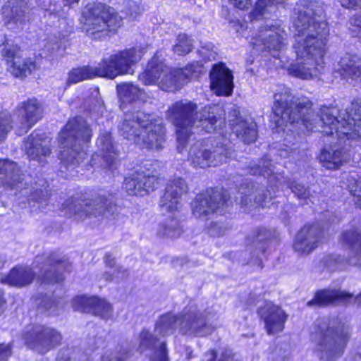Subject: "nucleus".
I'll return each mask as SVG.
<instances>
[{
    "label": "nucleus",
    "instance_id": "f257e3e1",
    "mask_svg": "<svg viewBox=\"0 0 361 361\" xmlns=\"http://www.w3.org/2000/svg\"><path fill=\"white\" fill-rule=\"evenodd\" d=\"M312 102L305 96H293L290 90L282 87L274 94L273 111L277 126L300 124L309 131L319 130L326 135L336 133L340 144L361 138V102H353L350 109L323 106L314 114Z\"/></svg>",
    "mask_w": 361,
    "mask_h": 361
},
{
    "label": "nucleus",
    "instance_id": "f03ea898",
    "mask_svg": "<svg viewBox=\"0 0 361 361\" xmlns=\"http://www.w3.org/2000/svg\"><path fill=\"white\" fill-rule=\"evenodd\" d=\"M319 18L320 16L307 6L298 4L294 8L293 27L296 60L288 69L291 75L310 79L323 68L329 28L327 23Z\"/></svg>",
    "mask_w": 361,
    "mask_h": 361
},
{
    "label": "nucleus",
    "instance_id": "7ed1b4c3",
    "mask_svg": "<svg viewBox=\"0 0 361 361\" xmlns=\"http://www.w3.org/2000/svg\"><path fill=\"white\" fill-rule=\"evenodd\" d=\"M166 115L176 128L177 149L180 153L195 130L212 133L226 127L225 113L219 106H205L197 111L196 104L180 101L171 105Z\"/></svg>",
    "mask_w": 361,
    "mask_h": 361
},
{
    "label": "nucleus",
    "instance_id": "20e7f679",
    "mask_svg": "<svg viewBox=\"0 0 361 361\" xmlns=\"http://www.w3.org/2000/svg\"><path fill=\"white\" fill-rule=\"evenodd\" d=\"M216 318V312L211 308L203 310L196 305H189L178 316H162L156 325L154 334L162 336L169 335L178 325L183 334L206 336L215 329Z\"/></svg>",
    "mask_w": 361,
    "mask_h": 361
},
{
    "label": "nucleus",
    "instance_id": "39448f33",
    "mask_svg": "<svg viewBox=\"0 0 361 361\" xmlns=\"http://www.w3.org/2000/svg\"><path fill=\"white\" fill-rule=\"evenodd\" d=\"M118 129L124 138L147 147L159 149L165 141L162 120L144 111L126 113Z\"/></svg>",
    "mask_w": 361,
    "mask_h": 361
},
{
    "label": "nucleus",
    "instance_id": "423d86ee",
    "mask_svg": "<svg viewBox=\"0 0 361 361\" xmlns=\"http://www.w3.org/2000/svg\"><path fill=\"white\" fill-rule=\"evenodd\" d=\"M349 337V327L336 319L324 317L314 322L312 341L316 345V352L321 360L334 361L340 357Z\"/></svg>",
    "mask_w": 361,
    "mask_h": 361
},
{
    "label": "nucleus",
    "instance_id": "0eeeda50",
    "mask_svg": "<svg viewBox=\"0 0 361 361\" xmlns=\"http://www.w3.org/2000/svg\"><path fill=\"white\" fill-rule=\"evenodd\" d=\"M90 131L81 117L69 119L59 133L60 159L66 164H79L87 156Z\"/></svg>",
    "mask_w": 361,
    "mask_h": 361
},
{
    "label": "nucleus",
    "instance_id": "6e6552de",
    "mask_svg": "<svg viewBox=\"0 0 361 361\" xmlns=\"http://www.w3.org/2000/svg\"><path fill=\"white\" fill-rule=\"evenodd\" d=\"M42 106L37 99H28L20 102L16 109V116L18 121L11 125V116L9 113H0V142L6 136L12 128H15L16 134L22 135L26 133L42 117Z\"/></svg>",
    "mask_w": 361,
    "mask_h": 361
},
{
    "label": "nucleus",
    "instance_id": "1a4fd4ad",
    "mask_svg": "<svg viewBox=\"0 0 361 361\" xmlns=\"http://www.w3.org/2000/svg\"><path fill=\"white\" fill-rule=\"evenodd\" d=\"M142 54V49L130 48L111 54L92 68V76L114 79L120 75L132 73L133 66L140 60Z\"/></svg>",
    "mask_w": 361,
    "mask_h": 361
},
{
    "label": "nucleus",
    "instance_id": "9d476101",
    "mask_svg": "<svg viewBox=\"0 0 361 361\" xmlns=\"http://www.w3.org/2000/svg\"><path fill=\"white\" fill-rule=\"evenodd\" d=\"M233 155V147L226 140L216 142V145L211 148L197 141L190 149L188 160L194 167L205 169L222 164Z\"/></svg>",
    "mask_w": 361,
    "mask_h": 361
},
{
    "label": "nucleus",
    "instance_id": "9b49d317",
    "mask_svg": "<svg viewBox=\"0 0 361 361\" xmlns=\"http://www.w3.org/2000/svg\"><path fill=\"white\" fill-rule=\"evenodd\" d=\"M227 191L224 190H207L195 197L192 202V210L195 216L207 219L215 212H221L228 206L229 199Z\"/></svg>",
    "mask_w": 361,
    "mask_h": 361
},
{
    "label": "nucleus",
    "instance_id": "f8f14e48",
    "mask_svg": "<svg viewBox=\"0 0 361 361\" xmlns=\"http://www.w3.org/2000/svg\"><path fill=\"white\" fill-rule=\"evenodd\" d=\"M62 336L56 329L39 324L29 327L25 334V344L44 354L61 344Z\"/></svg>",
    "mask_w": 361,
    "mask_h": 361
},
{
    "label": "nucleus",
    "instance_id": "ddd939ff",
    "mask_svg": "<svg viewBox=\"0 0 361 361\" xmlns=\"http://www.w3.org/2000/svg\"><path fill=\"white\" fill-rule=\"evenodd\" d=\"M1 53L6 62L7 70L16 78H24L35 68L32 59L22 56L20 49L16 44L5 39L1 45Z\"/></svg>",
    "mask_w": 361,
    "mask_h": 361
},
{
    "label": "nucleus",
    "instance_id": "4468645a",
    "mask_svg": "<svg viewBox=\"0 0 361 361\" xmlns=\"http://www.w3.org/2000/svg\"><path fill=\"white\" fill-rule=\"evenodd\" d=\"M123 25V16L111 7L102 6L92 10V39L102 38Z\"/></svg>",
    "mask_w": 361,
    "mask_h": 361
},
{
    "label": "nucleus",
    "instance_id": "2eb2a0df",
    "mask_svg": "<svg viewBox=\"0 0 361 361\" xmlns=\"http://www.w3.org/2000/svg\"><path fill=\"white\" fill-rule=\"evenodd\" d=\"M148 165L152 166L151 164H146L145 170L124 179L123 188L129 195L144 196L158 188L160 179L154 168H147Z\"/></svg>",
    "mask_w": 361,
    "mask_h": 361
},
{
    "label": "nucleus",
    "instance_id": "dca6fc26",
    "mask_svg": "<svg viewBox=\"0 0 361 361\" xmlns=\"http://www.w3.org/2000/svg\"><path fill=\"white\" fill-rule=\"evenodd\" d=\"M202 66L192 63L184 68H171L167 66L158 86L164 91L175 92L192 78H196L202 71Z\"/></svg>",
    "mask_w": 361,
    "mask_h": 361
},
{
    "label": "nucleus",
    "instance_id": "f3484780",
    "mask_svg": "<svg viewBox=\"0 0 361 361\" xmlns=\"http://www.w3.org/2000/svg\"><path fill=\"white\" fill-rule=\"evenodd\" d=\"M285 32L278 27L266 25L255 34L250 43L257 51H276L285 46Z\"/></svg>",
    "mask_w": 361,
    "mask_h": 361
},
{
    "label": "nucleus",
    "instance_id": "a211bd4d",
    "mask_svg": "<svg viewBox=\"0 0 361 361\" xmlns=\"http://www.w3.org/2000/svg\"><path fill=\"white\" fill-rule=\"evenodd\" d=\"M188 190L186 180L174 176L166 182L164 195L161 197L159 206L163 212H174L181 207V198Z\"/></svg>",
    "mask_w": 361,
    "mask_h": 361
},
{
    "label": "nucleus",
    "instance_id": "6ab92c4d",
    "mask_svg": "<svg viewBox=\"0 0 361 361\" xmlns=\"http://www.w3.org/2000/svg\"><path fill=\"white\" fill-rule=\"evenodd\" d=\"M50 146V139L41 130H34L23 144V148L29 159L37 161L41 166L48 161L47 159L51 152Z\"/></svg>",
    "mask_w": 361,
    "mask_h": 361
},
{
    "label": "nucleus",
    "instance_id": "aec40b11",
    "mask_svg": "<svg viewBox=\"0 0 361 361\" xmlns=\"http://www.w3.org/2000/svg\"><path fill=\"white\" fill-rule=\"evenodd\" d=\"M35 263L42 264L38 274V280L42 283H55L63 280L61 271L66 269L68 262L58 258L56 255L37 256Z\"/></svg>",
    "mask_w": 361,
    "mask_h": 361
},
{
    "label": "nucleus",
    "instance_id": "412c9836",
    "mask_svg": "<svg viewBox=\"0 0 361 361\" xmlns=\"http://www.w3.org/2000/svg\"><path fill=\"white\" fill-rule=\"evenodd\" d=\"M257 312L264 321L269 335L276 334L283 330L288 316L281 307L271 302H265L258 307Z\"/></svg>",
    "mask_w": 361,
    "mask_h": 361
},
{
    "label": "nucleus",
    "instance_id": "4be33fe9",
    "mask_svg": "<svg viewBox=\"0 0 361 361\" xmlns=\"http://www.w3.org/2000/svg\"><path fill=\"white\" fill-rule=\"evenodd\" d=\"M323 234L319 224L305 226L296 235L293 249L299 255H308L317 246Z\"/></svg>",
    "mask_w": 361,
    "mask_h": 361
},
{
    "label": "nucleus",
    "instance_id": "5701e85b",
    "mask_svg": "<svg viewBox=\"0 0 361 361\" xmlns=\"http://www.w3.org/2000/svg\"><path fill=\"white\" fill-rule=\"evenodd\" d=\"M240 197H237L236 201L239 200V204L242 207L250 209L251 207H269L271 200L276 197L275 192H270L264 187H255L251 185L247 188H241L240 189Z\"/></svg>",
    "mask_w": 361,
    "mask_h": 361
},
{
    "label": "nucleus",
    "instance_id": "b1692460",
    "mask_svg": "<svg viewBox=\"0 0 361 361\" xmlns=\"http://www.w3.org/2000/svg\"><path fill=\"white\" fill-rule=\"evenodd\" d=\"M210 87L218 96H229L233 92V78L231 72L224 64L213 66L210 71Z\"/></svg>",
    "mask_w": 361,
    "mask_h": 361
},
{
    "label": "nucleus",
    "instance_id": "393cba45",
    "mask_svg": "<svg viewBox=\"0 0 361 361\" xmlns=\"http://www.w3.org/2000/svg\"><path fill=\"white\" fill-rule=\"evenodd\" d=\"M239 111L236 106H233L229 112L230 125L232 131L236 136L246 143L255 141L257 135V125L253 122H247L239 116Z\"/></svg>",
    "mask_w": 361,
    "mask_h": 361
},
{
    "label": "nucleus",
    "instance_id": "a878e982",
    "mask_svg": "<svg viewBox=\"0 0 361 361\" xmlns=\"http://www.w3.org/2000/svg\"><path fill=\"white\" fill-rule=\"evenodd\" d=\"M140 349L142 352L149 350L151 361H168L166 343L157 339L148 331L143 330L140 334Z\"/></svg>",
    "mask_w": 361,
    "mask_h": 361
},
{
    "label": "nucleus",
    "instance_id": "bb28decb",
    "mask_svg": "<svg viewBox=\"0 0 361 361\" xmlns=\"http://www.w3.org/2000/svg\"><path fill=\"white\" fill-rule=\"evenodd\" d=\"M35 273L28 267L16 266L13 268L9 274L1 277V283L8 284L16 287H25L30 285Z\"/></svg>",
    "mask_w": 361,
    "mask_h": 361
},
{
    "label": "nucleus",
    "instance_id": "cd10ccee",
    "mask_svg": "<svg viewBox=\"0 0 361 361\" xmlns=\"http://www.w3.org/2000/svg\"><path fill=\"white\" fill-rule=\"evenodd\" d=\"M350 157V153L348 149L332 147L329 149H323L319 159L324 167L328 169H337L344 162L348 161Z\"/></svg>",
    "mask_w": 361,
    "mask_h": 361
},
{
    "label": "nucleus",
    "instance_id": "c85d7f7f",
    "mask_svg": "<svg viewBox=\"0 0 361 361\" xmlns=\"http://www.w3.org/2000/svg\"><path fill=\"white\" fill-rule=\"evenodd\" d=\"M43 184L35 183L30 188H25L22 194L26 197L27 204L32 207L39 209H44L49 202V192L47 190L45 182Z\"/></svg>",
    "mask_w": 361,
    "mask_h": 361
},
{
    "label": "nucleus",
    "instance_id": "c756f323",
    "mask_svg": "<svg viewBox=\"0 0 361 361\" xmlns=\"http://www.w3.org/2000/svg\"><path fill=\"white\" fill-rule=\"evenodd\" d=\"M97 145L99 149L106 153L104 156L106 166L110 170L116 169L118 161V151L113 142L111 133H102L97 139Z\"/></svg>",
    "mask_w": 361,
    "mask_h": 361
},
{
    "label": "nucleus",
    "instance_id": "7c9ffc66",
    "mask_svg": "<svg viewBox=\"0 0 361 361\" xmlns=\"http://www.w3.org/2000/svg\"><path fill=\"white\" fill-rule=\"evenodd\" d=\"M353 296L352 294L339 289H324L316 293L313 299L307 302L308 306H324L334 302L345 301Z\"/></svg>",
    "mask_w": 361,
    "mask_h": 361
},
{
    "label": "nucleus",
    "instance_id": "2f4dec72",
    "mask_svg": "<svg viewBox=\"0 0 361 361\" xmlns=\"http://www.w3.org/2000/svg\"><path fill=\"white\" fill-rule=\"evenodd\" d=\"M336 71L344 79L361 77V58L357 55L345 54L338 61Z\"/></svg>",
    "mask_w": 361,
    "mask_h": 361
},
{
    "label": "nucleus",
    "instance_id": "473e14b6",
    "mask_svg": "<svg viewBox=\"0 0 361 361\" xmlns=\"http://www.w3.org/2000/svg\"><path fill=\"white\" fill-rule=\"evenodd\" d=\"M23 176L15 162L0 159V185L15 187L23 180Z\"/></svg>",
    "mask_w": 361,
    "mask_h": 361
},
{
    "label": "nucleus",
    "instance_id": "72a5a7b5",
    "mask_svg": "<svg viewBox=\"0 0 361 361\" xmlns=\"http://www.w3.org/2000/svg\"><path fill=\"white\" fill-rule=\"evenodd\" d=\"M90 200L88 198L81 199L72 197L66 200L61 206V209L67 216L77 215L80 219L89 216Z\"/></svg>",
    "mask_w": 361,
    "mask_h": 361
},
{
    "label": "nucleus",
    "instance_id": "f704fd0d",
    "mask_svg": "<svg viewBox=\"0 0 361 361\" xmlns=\"http://www.w3.org/2000/svg\"><path fill=\"white\" fill-rule=\"evenodd\" d=\"M165 66L158 58H152L147 64L145 71L139 76V79L145 85L157 83L164 75Z\"/></svg>",
    "mask_w": 361,
    "mask_h": 361
},
{
    "label": "nucleus",
    "instance_id": "c9c22d12",
    "mask_svg": "<svg viewBox=\"0 0 361 361\" xmlns=\"http://www.w3.org/2000/svg\"><path fill=\"white\" fill-rule=\"evenodd\" d=\"M341 242L353 250L355 251L359 262L350 259L352 264L361 265V231L357 228H351L343 231L341 235Z\"/></svg>",
    "mask_w": 361,
    "mask_h": 361
},
{
    "label": "nucleus",
    "instance_id": "e433bc0d",
    "mask_svg": "<svg viewBox=\"0 0 361 361\" xmlns=\"http://www.w3.org/2000/svg\"><path fill=\"white\" fill-rule=\"evenodd\" d=\"M233 3V1H231ZM233 6L239 10H245L248 12L247 18L252 22L257 20L264 17L267 12L268 5L267 1H255L253 7L252 6V1H233Z\"/></svg>",
    "mask_w": 361,
    "mask_h": 361
},
{
    "label": "nucleus",
    "instance_id": "4c0bfd02",
    "mask_svg": "<svg viewBox=\"0 0 361 361\" xmlns=\"http://www.w3.org/2000/svg\"><path fill=\"white\" fill-rule=\"evenodd\" d=\"M181 228L178 221L172 216H169L157 227V235L163 238H176L180 235Z\"/></svg>",
    "mask_w": 361,
    "mask_h": 361
},
{
    "label": "nucleus",
    "instance_id": "58836bf2",
    "mask_svg": "<svg viewBox=\"0 0 361 361\" xmlns=\"http://www.w3.org/2000/svg\"><path fill=\"white\" fill-rule=\"evenodd\" d=\"M117 211V206L112 200L99 197L92 202V215H103L109 218L113 216Z\"/></svg>",
    "mask_w": 361,
    "mask_h": 361
},
{
    "label": "nucleus",
    "instance_id": "ea45409f",
    "mask_svg": "<svg viewBox=\"0 0 361 361\" xmlns=\"http://www.w3.org/2000/svg\"><path fill=\"white\" fill-rule=\"evenodd\" d=\"M118 94L124 102L142 100L145 99V92L137 85L132 83H123L117 85Z\"/></svg>",
    "mask_w": 361,
    "mask_h": 361
},
{
    "label": "nucleus",
    "instance_id": "a19ab883",
    "mask_svg": "<svg viewBox=\"0 0 361 361\" xmlns=\"http://www.w3.org/2000/svg\"><path fill=\"white\" fill-rule=\"evenodd\" d=\"M271 234L266 228H260L257 231L256 239L254 240V246H257V251L256 255L252 256L250 259L247 262V264H252L255 266L261 267V259L259 255L264 252L267 249L265 241L268 240Z\"/></svg>",
    "mask_w": 361,
    "mask_h": 361
},
{
    "label": "nucleus",
    "instance_id": "79ce46f5",
    "mask_svg": "<svg viewBox=\"0 0 361 361\" xmlns=\"http://www.w3.org/2000/svg\"><path fill=\"white\" fill-rule=\"evenodd\" d=\"M247 174L260 175L264 177H268L274 173V166L271 160L265 157L264 159L259 161L257 163H250L247 166Z\"/></svg>",
    "mask_w": 361,
    "mask_h": 361
},
{
    "label": "nucleus",
    "instance_id": "37998d69",
    "mask_svg": "<svg viewBox=\"0 0 361 361\" xmlns=\"http://www.w3.org/2000/svg\"><path fill=\"white\" fill-rule=\"evenodd\" d=\"M112 307L105 299L92 297V314L104 319L111 317Z\"/></svg>",
    "mask_w": 361,
    "mask_h": 361
},
{
    "label": "nucleus",
    "instance_id": "c03bdc74",
    "mask_svg": "<svg viewBox=\"0 0 361 361\" xmlns=\"http://www.w3.org/2000/svg\"><path fill=\"white\" fill-rule=\"evenodd\" d=\"M56 361H90V354L79 349L63 348L59 352Z\"/></svg>",
    "mask_w": 361,
    "mask_h": 361
},
{
    "label": "nucleus",
    "instance_id": "a18cd8bd",
    "mask_svg": "<svg viewBox=\"0 0 361 361\" xmlns=\"http://www.w3.org/2000/svg\"><path fill=\"white\" fill-rule=\"evenodd\" d=\"M202 361H238L235 353L229 348H224L216 353L212 350L204 355Z\"/></svg>",
    "mask_w": 361,
    "mask_h": 361
},
{
    "label": "nucleus",
    "instance_id": "49530a36",
    "mask_svg": "<svg viewBox=\"0 0 361 361\" xmlns=\"http://www.w3.org/2000/svg\"><path fill=\"white\" fill-rule=\"evenodd\" d=\"M90 78V68L88 66L72 68L68 73L66 85L76 84Z\"/></svg>",
    "mask_w": 361,
    "mask_h": 361
},
{
    "label": "nucleus",
    "instance_id": "de8ad7c7",
    "mask_svg": "<svg viewBox=\"0 0 361 361\" xmlns=\"http://www.w3.org/2000/svg\"><path fill=\"white\" fill-rule=\"evenodd\" d=\"M192 40L185 34L179 35L177 37L175 44L173 47L174 53L180 56L188 54L192 51Z\"/></svg>",
    "mask_w": 361,
    "mask_h": 361
},
{
    "label": "nucleus",
    "instance_id": "09e8293b",
    "mask_svg": "<svg viewBox=\"0 0 361 361\" xmlns=\"http://www.w3.org/2000/svg\"><path fill=\"white\" fill-rule=\"evenodd\" d=\"M347 186L350 193L357 198L355 204L361 209V178L357 174L349 176Z\"/></svg>",
    "mask_w": 361,
    "mask_h": 361
},
{
    "label": "nucleus",
    "instance_id": "8fccbe9b",
    "mask_svg": "<svg viewBox=\"0 0 361 361\" xmlns=\"http://www.w3.org/2000/svg\"><path fill=\"white\" fill-rule=\"evenodd\" d=\"M24 1H14L12 4V9L11 11V15H6V17L9 18L8 23L12 20L15 23L22 24L25 20L23 18L24 16L25 11L23 10Z\"/></svg>",
    "mask_w": 361,
    "mask_h": 361
},
{
    "label": "nucleus",
    "instance_id": "3c124183",
    "mask_svg": "<svg viewBox=\"0 0 361 361\" xmlns=\"http://www.w3.org/2000/svg\"><path fill=\"white\" fill-rule=\"evenodd\" d=\"M129 352L123 347H118L115 352L107 351L102 357V361H126L129 357Z\"/></svg>",
    "mask_w": 361,
    "mask_h": 361
},
{
    "label": "nucleus",
    "instance_id": "603ef678",
    "mask_svg": "<svg viewBox=\"0 0 361 361\" xmlns=\"http://www.w3.org/2000/svg\"><path fill=\"white\" fill-rule=\"evenodd\" d=\"M288 187L299 200L304 201V203H307V200L311 196L309 189L295 180L290 181Z\"/></svg>",
    "mask_w": 361,
    "mask_h": 361
},
{
    "label": "nucleus",
    "instance_id": "864d4df0",
    "mask_svg": "<svg viewBox=\"0 0 361 361\" xmlns=\"http://www.w3.org/2000/svg\"><path fill=\"white\" fill-rule=\"evenodd\" d=\"M72 307L75 311L88 313L90 311V299L86 295H78L73 300Z\"/></svg>",
    "mask_w": 361,
    "mask_h": 361
},
{
    "label": "nucleus",
    "instance_id": "5fc2aeb1",
    "mask_svg": "<svg viewBox=\"0 0 361 361\" xmlns=\"http://www.w3.org/2000/svg\"><path fill=\"white\" fill-rule=\"evenodd\" d=\"M227 229L228 226L223 221H212L207 226V232L212 236H221Z\"/></svg>",
    "mask_w": 361,
    "mask_h": 361
},
{
    "label": "nucleus",
    "instance_id": "6e6d98bb",
    "mask_svg": "<svg viewBox=\"0 0 361 361\" xmlns=\"http://www.w3.org/2000/svg\"><path fill=\"white\" fill-rule=\"evenodd\" d=\"M214 46L211 42H207L201 46L199 50L200 54L207 60L215 59L216 56V51L214 50Z\"/></svg>",
    "mask_w": 361,
    "mask_h": 361
},
{
    "label": "nucleus",
    "instance_id": "4d7b16f0",
    "mask_svg": "<svg viewBox=\"0 0 361 361\" xmlns=\"http://www.w3.org/2000/svg\"><path fill=\"white\" fill-rule=\"evenodd\" d=\"M143 10L144 8L136 1H131L125 11L126 17H129L130 20H136Z\"/></svg>",
    "mask_w": 361,
    "mask_h": 361
},
{
    "label": "nucleus",
    "instance_id": "13d9d810",
    "mask_svg": "<svg viewBox=\"0 0 361 361\" xmlns=\"http://www.w3.org/2000/svg\"><path fill=\"white\" fill-rule=\"evenodd\" d=\"M115 273L117 274V277L126 278L128 276V269H123L122 267H116V269L112 271H106L103 274V278L106 281H112L114 279Z\"/></svg>",
    "mask_w": 361,
    "mask_h": 361
},
{
    "label": "nucleus",
    "instance_id": "bf43d9fd",
    "mask_svg": "<svg viewBox=\"0 0 361 361\" xmlns=\"http://www.w3.org/2000/svg\"><path fill=\"white\" fill-rule=\"evenodd\" d=\"M80 28L88 32L90 26V8H86V11H83L80 18Z\"/></svg>",
    "mask_w": 361,
    "mask_h": 361
},
{
    "label": "nucleus",
    "instance_id": "052dcab7",
    "mask_svg": "<svg viewBox=\"0 0 361 361\" xmlns=\"http://www.w3.org/2000/svg\"><path fill=\"white\" fill-rule=\"evenodd\" d=\"M11 343H0V361H7L12 355Z\"/></svg>",
    "mask_w": 361,
    "mask_h": 361
},
{
    "label": "nucleus",
    "instance_id": "680f3d73",
    "mask_svg": "<svg viewBox=\"0 0 361 361\" xmlns=\"http://www.w3.org/2000/svg\"><path fill=\"white\" fill-rule=\"evenodd\" d=\"M104 262L106 267L114 268L116 267V258L109 252H106L104 257Z\"/></svg>",
    "mask_w": 361,
    "mask_h": 361
},
{
    "label": "nucleus",
    "instance_id": "e2e57ef3",
    "mask_svg": "<svg viewBox=\"0 0 361 361\" xmlns=\"http://www.w3.org/2000/svg\"><path fill=\"white\" fill-rule=\"evenodd\" d=\"M230 24L231 27L236 32L239 33H242L244 28H247V27H245L244 24H242L239 20H231Z\"/></svg>",
    "mask_w": 361,
    "mask_h": 361
},
{
    "label": "nucleus",
    "instance_id": "0e129e2a",
    "mask_svg": "<svg viewBox=\"0 0 361 361\" xmlns=\"http://www.w3.org/2000/svg\"><path fill=\"white\" fill-rule=\"evenodd\" d=\"M341 5L349 10H357L361 8V1H342Z\"/></svg>",
    "mask_w": 361,
    "mask_h": 361
},
{
    "label": "nucleus",
    "instance_id": "69168bd1",
    "mask_svg": "<svg viewBox=\"0 0 361 361\" xmlns=\"http://www.w3.org/2000/svg\"><path fill=\"white\" fill-rule=\"evenodd\" d=\"M350 24L357 27L360 37H361V16L350 18Z\"/></svg>",
    "mask_w": 361,
    "mask_h": 361
},
{
    "label": "nucleus",
    "instance_id": "338daca9",
    "mask_svg": "<svg viewBox=\"0 0 361 361\" xmlns=\"http://www.w3.org/2000/svg\"><path fill=\"white\" fill-rule=\"evenodd\" d=\"M96 92L97 94L95 95L96 97H97V94H99L98 92V87H95L94 90V92ZM97 102L98 104V111L101 114L103 113L104 111V106H103V102L102 99H99L98 98H97Z\"/></svg>",
    "mask_w": 361,
    "mask_h": 361
},
{
    "label": "nucleus",
    "instance_id": "774afa93",
    "mask_svg": "<svg viewBox=\"0 0 361 361\" xmlns=\"http://www.w3.org/2000/svg\"><path fill=\"white\" fill-rule=\"evenodd\" d=\"M5 303V301L3 298V293L0 290V314L3 312V306Z\"/></svg>",
    "mask_w": 361,
    "mask_h": 361
}]
</instances>
